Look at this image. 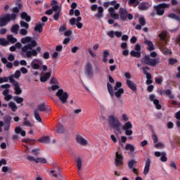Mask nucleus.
Masks as SVG:
<instances>
[{
	"mask_svg": "<svg viewBox=\"0 0 180 180\" xmlns=\"http://www.w3.org/2000/svg\"><path fill=\"white\" fill-rule=\"evenodd\" d=\"M158 54L155 51H152L150 55H146L141 58L142 64H146V65H149L150 67H155L158 65L160 63V58H155ZM152 57V58H150Z\"/></svg>",
	"mask_w": 180,
	"mask_h": 180,
	"instance_id": "f257e3e1",
	"label": "nucleus"
},
{
	"mask_svg": "<svg viewBox=\"0 0 180 180\" xmlns=\"http://www.w3.org/2000/svg\"><path fill=\"white\" fill-rule=\"evenodd\" d=\"M33 46L31 44H28L24 46L21 49V56L24 58H32V56L36 57L37 56V51L36 49H33Z\"/></svg>",
	"mask_w": 180,
	"mask_h": 180,
	"instance_id": "f03ea898",
	"label": "nucleus"
},
{
	"mask_svg": "<svg viewBox=\"0 0 180 180\" xmlns=\"http://www.w3.org/2000/svg\"><path fill=\"white\" fill-rule=\"evenodd\" d=\"M16 14L7 13L4 16L0 17V27H4L10 23L11 22L16 20Z\"/></svg>",
	"mask_w": 180,
	"mask_h": 180,
	"instance_id": "7ed1b4c3",
	"label": "nucleus"
},
{
	"mask_svg": "<svg viewBox=\"0 0 180 180\" xmlns=\"http://www.w3.org/2000/svg\"><path fill=\"white\" fill-rule=\"evenodd\" d=\"M109 126L111 129H114L118 133H121L120 126H122V123L119 121L117 117H115V115H110L108 117Z\"/></svg>",
	"mask_w": 180,
	"mask_h": 180,
	"instance_id": "20e7f679",
	"label": "nucleus"
},
{
	"mask_svg": "<svg viewBox=\"0 0 180 180\" xmlns=\"http://www.w3.org/2000/svg\"><path fill=\"white\" fill-rule=\"evenodd\" d=\"M168 8H169V4L166 3H162L153 6V9H155L156 15L158 16H162L165 13V9Z\"/></svg>",
	"mask_w": 180,
	"mask_h": 180,
	"instance_id": "39448f33",
	"label": "nucleus"
},
{
	"mask_svg": "<svg viewBox=\"0 0 180 180\" xmlns=\"http://www.w3.org/2000/svg\"><path fill=\"white\" fill-rule=\"evenodd\" d=\"M107 88L108 91L110 95V96H114V95L116 96V98H120L123 94H124V89L123 88H120L115 93L113 92V86L110 84V83L108 82L107 83Z\"/></svg>",
	"mask_w": 180,
	"mask_h": 180,
	"instance_id": "423d86ee",
	"label": "nucleus"
},
{
	"mask_svg": "<svg viewBox=\"0 0 180 180\" xmlns=\"http://www.w3.org/2000/svg\"><path fill=\"white\" fill-rule=\"evenodd\" d=\"M58 99L62 102V103L65 104L68 100V93L64 91L63 89H60L56 94Z\"/></svg>",
	"mask_w": 180,
	"mask_h": 180,
	"instance_id": "0eeeda50",
	"label": "nucleus"
},
{
	"mask_svg": "<svg viewBox=\"0 0 180 180\" xmlns=\"http://www.w3.org/2000/svg\"><path fill=\"white\" fill-rule=\"evenodd\" d=\"M120 18L121 20H124V21H126L127 18L129 19V20H131V19H133V15L131 13H129V11H127V10L123 8H120Z\"/></svg>",
	"mask_w": 180,
	"mask_h": 180,
	"instance_id": "6e6552de",
	"label": "nucleus"
},
{
	"mask_svg": "<svg viewBox=\"0 0 180 180\" xmlns=\"http://www.w3.org/2000/svg\"><path fill=\"white\" fill-rule=\"evenodd\" d=\"M84 72L89 78V79H92L94 78V69L92 68V63H87L84 67Z\"/></svg>",
	"mask_w": 180,
	"mask_h": 180,
	"instance_id": "1a4fd4ad",
	"label": "nucleus"
},
{
	"mask_svg": "<svg viewBox=\"0 0 180 180\" xmlns=\"http://www.w3.org/2000/svg\"><path fill=\"white\" fill-rule=\"evenodd\" d=\"M115 167H118V168L123 167V156L119 152H116L115 153Z\"/></svg>",
	"mask_w": 180,
	"mask_h": 180,
	"instance_id": "9d476101",
	"label": "nucleus"
},
{
	"mask_svg": "<svg viewBox=\"0 0 180 180\" xmlns=\"http://www.w3.org/2000/svg\"><path fill=\"white\" fill-rule=\"evenodd\" d=\"M131 129H133V124L130 122H126L122 127V130H124L126 136H131L133 134Z\"/></svg>",
	"mask_w": 180,
	"mask_h": 180,
	"instance_id": "9b49d317",
	"label": "nucleus"
},
{
	"mask_svg": "<svg viewBox=\"0 0 180 180\" xmlns=\"http://www.w3.org/2000/svg\"><path fill=\"white\" fill-rule=\"evenodd\" d=\"M155 95L154 94H151L149 97L150 102H153V104L155 105L156 109H158V110H160L162 108V106L160 104V101H158V99H155Z\"/></svg>",
	"mask_w": 180,
	"mask_h": 180,
	"instance_id": "f8f14e48",
	"label": "nucleus"
},
{
	"mask_svg": "<svg viewBox=\"0 0 180 180\" xmlns=\"http://www.w3.org/2000/svg\"><path fill=\"white\" fill-rule=\"evenodd\" d=\"M159 94H160V95H164V94H165L168 96L169 99H174L175 98V96H174V94H172V91H171V89H167L165 91L160 90Z\"/></svg>",
	"mask_w": 180,
	"mask_h": 180,
	"instance_id": "ddd939ff",
	"label": "nucleus"
},
{
	"mask_svg": "<svg viewBox=\"0 0 180 180\" xmlns=\"http://www.w3.org/2000/svg\"><path fill=\"white\" fill-rule=\"evenodd\" d=\"M126 84L128 88H129V89H131V91H134V92L137 91V84H136V83H134L133 81L130 79H127Z\"/></svg>",
	"mask_w": 180,
	"mask_h": 180,
	"instance_id": "4468645a",
	"label": "nucleus"
},
{
	"mask_svg": "<svg viewBox=\"0 0 180 180\" xmlns=\"http://www.w3.org/2000/svg\"><path fill=\"white\" fill-rule=\"evenodd\" d=\"M15 5H16V7H14L12 8V12L13 13H14V15H18V13L20 12V9L23 8V4H22L20 2H17ZM16 18H18V16H16Z\"/></svg>",
	"mask_w": 180,
	"mask_h": 180,
	"instance_id": "2eb2a0df",
	"label": "nucleus"
},
{
	"mask_svg": "<svg viewBox=\"0 0 180 180\" xmlns=\"http://www.w3.org/2000/svg\"><path fill=\"white\" fill-rule=\"evenodd\" d=\"M151 165V160L148 158L146 161L145 167L143 169L144 175H147L150 172V167Z\"/></svg>",
	"mask_w": 180,
	"mask_h": 180,
	"instance_id": "dca6fc26",
	"label": "nucleus"
},
{
	"mask_svg": "<svg viewBox=\"0 0 180 180\" xmlns=\"http://www.w3.org/2000/svg\"><path fill=\"white\" fill-rule=\"evenodd\" d=\"M76 140L77 143L80 144V146H86V144H88V141H86L84 137L81 136V135H77Z\"/></svg>",
	"mask_w": 180,
	"mask_h": 180,
	"instance_id": "f3484780",
	"label": "nucleus"
},
{
	"mask_svg": "<svg viewBox=\"0 0 180 180\" xmlns=\"http://www.w3.org/2000/svg\"><path fill=\"white\" fill-rule=\"evenodd\" d=\"M144 44H146V46H148V51H153L155 49L154 44H153V41H151L147 39H145Z\"/></svg>",
	"mask_w": 180,
	"mask_h": 180,
	"instance_id": "a211bd4d",
	"label": "nucleus"
},
{
	"mask_svg": "<svg viewBox=\"0 0 180 180\" xmlns=\"http://www.w3.org/2000/svg\"><path fill=\"white\" fill-rule=\"evenodd\" d=\"M150 8V4L148 2H142L138 6L140 11H147Z\"/></svg>",
	"mask_w": 180,
	"mask_h": 180,
	"instance_id": "6ab92c4d",
	"label": "nucleus"
},
{
	"mask_svg": "<svg viewBox=\"0 0 180 180\" xmlns=\"http://www.w3.org/2000/svg\"><path fill=\"white\" fill-rule=\"evenodd\" d=\"M51 77V72H46L40 77L41 82H47L50 77Z\"/></svg>",
	"mask_w": 180,
	"mask_h": 180,
	"instance_id": "aec40b11",
	"label": "nucleus"
},
{
	"mask_svg": "<svg viewBox=\"0 0 180 180\" xmlns=\"http://www.w3.org/2000/svg\"><path fill=\"white\" fill-rule=\"evenodd\" d=\"M13 86H14V91H15V95H20V94H22V89H20V86H19V83L16 82L13 84Z\"/></svg>",
	"mask_w": 180,
	"mask_h": 180,
	"instance_id": "412c9836",
	"label": "nucleus"
},
{
	"mask_svg": "<svg viewBox=\"0 0 180 180\" xmlns=\"http://www.w3.org/2000/svg\"><path fill=\"white\" fill-rule=\"evenodd\" d=\"M108 12L110 13L111 18L115 20L119 19V14L115 13V8H113V7L110 8Z\"/></svg>",
	"mask_w": 180,
	"mask_h": 180,
	"instance_id": "4be33fe9",
	"label": "nucleus"
},
{
	"mask_svg": "<svg viewBox=\"0 0 180 180\" xmlns=\"http://www.w3.org/2000/svg\"><path fill=\"white\" fill-rule=\"evenodd\" d=\"M20 18L25 22H30V20H32V18L30 15H28L26 12H22L20 15Z\"/></svg>",
	"mask_w": 180,
	"mask_h": 180,
	"instance_id": "5701e85b",
	"label": "nucleus"
},
{
	"mask_svg": "<svg viewBox=\"0 0 180 180\" xmlns=\"http://www.w3.org/2000/svg\"><path fill=\"white\" fill-rule=\"evenodd\" d=\"M15 133H16V134H21L22 137H25L26 136V131L22 130L20 127H15Z\"/></svg>",
	"mask_w": 180,
	"mask_h": 180,
	"instance_id": "b1692460",
	"label": "nucleus"
},
{
	"mask_svg": "<svg viewBox=\"0 0 180 180\" xmlns=\"http://www.w3.org/2000/svg\"><path fill=\"white\" fill-rule=\"evenodd\" d=\"M44 26V24L43 23L37 24L34 29V32H39V33H41L43 32Z\"/></svg>",
	"mask_w": 180,
	"mask_h": 180,
	"instance_id": "393cba45",
	"label": "nucleus"
},
{
	"mask_svg": "<svg viewBox=\"0 0 180 180\" xmlns=\"http://www.w3.org/2000/svg\"><path fill=\"white\" fill-rule=\"evenodd\" d=\"M38 141L39 143H44L45 144H47L50 143V137L49 136H42L38 139Z\"/></svg>",
	"mask_w": 180,
	"mask_h": 180,
	"instance_id": "a878e982",
	"label": "nucleus"
},
{
	"mask_svg": "<svg viewBox=\"0 0 180 180\" xmlns=\"http://www.w3.org/2000/svg\"><path fill=\"white\" fill-rule=\"evenodd\" d=\"M82 20V18L81 17H77V19H75V18H72L70 20V24L72 26H74L75 25V22L76 23L79 22Z\"/></svg>",
	"mask_w": 180,
	"mask_h": 180,
	"instance_id": "bb28decb",
	"label": "nucleus"
},
{
	"mask_svg": "<svg viewBox=\"0 0 180 180\" xmlns=\"http://www.w3.org/2000/svg\"><path fill=\"white\" fill-rule=\"evenodd\" d=\"M4 124H11L12 123V117L11 115H6L3 117Z\"/></svg>",
	"mask_w": 180,
	"mask_h": 180,
	"instance_id": "cd10ccee",
	"label": "nucleus"
},
{
	"mask_svg": "<svg viewBox=\"0 0 180 180\" xmlns=\"http://www.w3.org/2000/svg\"><path fill=\"white\" fill-rule=\"evenodd\" d=\"M34 110L37 112H46V103H43L39 105Z\"/></svg>",
	"mask_w": 180,
	"mask_h": 180,
	"instance_id": "c85d7f7f",
	"label": "nucleus"
},
{
	"mask_svg": "<svg viewBox=\"0 0 180 180\" xmlns=\"http://www.w3.org/2000/svg\"><path fill=\"white\" fill-rule=\"evenodd\" d=\"M159 37L162 41L167 43V31H162L160 34Z\"/></svg>",
	"mask_w": 180,
	"mask_h": 180,
	"instance_id": "c756f323",
	"label": "nucleus"
},
{
	"mask_svg": "<svg viewBox=\"0 0 180 180\" xmlns=\"http://www.w3.org/2000/svg\"><path fill=\"white\" fill-rule=\"evenodd\" d=\"M98 13L96 14L95 17L98 18V19H101V18L103 17V7L99 6L98 8Z\"/></svg>",
	"mask_w": 180,
	"mask_h": 180,
	"instance_id": "7c9ffc66",
	"label": "nucleus"
},
{
	"mask_svg": "<svg viewBox=\"0 0 180 180\" xmlns=\"http://www.w3.org/2000/svg\"><path fill=\"white\" fill-rule=\"evenodd\" d=\"M19 25L15 24L11 27V33H14V34H18V32L19 31Z\"/></svg>",
	"mask_w": 180,
	"mask_h": 180,
	"instance_id": "2f4dec72",
	"label": "nucleus"
},
{
	"mask_svg": "<svg viewBox=\"0 0 180 180\" xmlns=\"http://www.w3.org/2000/svg\"><path fill=\"white\" fill-rule=\"evenodd\" d=\"M110 53L108 51H104L103 53V63H108V57H109Z\"/></svg>",
	"mask_w": 180,
	"mask_h": 180,
	"instance_id": "473e14b6",
	"label": "nucleus"
},
{
	"mask_svg": "<svg viewBox=\"0 0 180 180\" xmlns=\"http://www.w3.org/2000/svg\"><path fill=\"white\" fill-rule=\"evenodd\" d=\"M8 108L9 109H11L12 112H16V110H18V106L13 102H10L8 103Z\"/></svg>",
	"mask_w": 180,
	"mask_h": 180,
	"instance_id": "72a5a7b5",
	"label": "nucleus"
},
{
	"mask_svg": "<svg viewBox=\"0 0 180 180\" xmlns=\"http://www.w3.org/2000/svg\"><path fill=\"white\" fill-rule=\"evenodd\" d=\"M130 54L131 57H136V58H140L141 57V52L139 51H131L130 52Z\"/></svg>",
	"mask_w": 180,
	"mask_h": 180,
	"instance_id": "f704fd0d",
	"label": "nucleus"
},
{
	"mask_svg": "<svg viewBox=\"0 0 180 180\" xmlns=\"http://www.w3.org/2000/svg\"><path fill=\"white\" fill-rule=\"evenodd\" d=\"M36 164H47V160L44 158H37L35 160Z\"/></svg>",
	"mask_w": 180,
	"mask_h": 180,
	"instance_id": "c9c22d12",
	"label": "nucleus"
},
{
	"mask_svg": "<svg viewBox=\"0 0 180 180\" xmlns=\"http://www.w3.org/2000/svg\"><path fill=\"white\" fill-rule=\"evenodd\" d=\"M34 117L39 122V123H41V117H40V114L39 112H37V110H34Z\"/></svg>",
	"mask_w": 180,
	"mask_h": 180,
	"instance_id": "e433bc0d",
	"label": "nucleus"
},
{
	"mask_svg": "<svg viewBox=\"0 0 180 180\" xmlns=\"http://www.w3.org/2000/svg\"><path fill=\"white\" fill-rule=\"evenodd\" d=\"M14 101L16 102V103L20 104V106H23V103H22L24 101L23 98L15 96L14 97Z\"/></svg>",
	"mask_w": 180,
	"mask_h": 180,
	"instance_id": "4c0bfd02",
	"label": "nucleus"
},
{
	"mask_svg": "<svg viewBox=\"0 0 180 180\" xmlns=\"http://www.w3.org/2000/svg\"><path fill=\"white\" fill-rule=\"evenodd\" d=\"M125 150H129V151L131 153H134V146L130 144V143H127L126 146H125Z\"/></svg>",
	"mask_w": 180,
	"mask_h": 180,
	"instance_id": "58836bf2",
	"label": "nucleus"
},
{
	"mask_svg": "<svg viewBox=\"0 0 180 180\" xmlns=\"http://www.w3.org/2000/svg\"><path fill=\"white\" fill-rule=\"evenodd\" d=\"M77 169L79 171H81L82 169V160L81 158H78L77 160Z\"/></svg>",
	"mask_w": 180,
	"mask_h": 180,
	"instance_id": "ea45409f",
	"label": "nucleus"
},
{
	"mask_svg": "<svg viewBox=\"0 0 180 180\" xmlns=\"http://www.w3.org/2000/svg\"><path fill=\"white\" fill-rule=\"evenodd\" d=\"M30 41H32V37H26L21 39V43L22 44H26V43H30Z\"/></svg>",
	"mask_w": 180,
	"mask_h": 180,
	"instance_id": "a19ab883",
	"label": "nucleus"
},
{
	"mask_svg": "<svg viewBox=\"0 0 180 180\" xmlns=\"http://www.w3.org/2000/svg\"><path fill=\"white\" fill-rule=\"evenodd\" d=\"M168 18H170L171 19H175L177 22H179L180 23V18L179 16L176 15L175 13H171L168 15Z\"/></svg>",
	"mask_w": 180,
	"mask_h": 180,
	"instance_id": "79ce46f5",
	"label": "nucleus"
},
{
	"mask_svg": "<svg viewBox=\"0 0 180 180\" xmlns=\"http://www.w3.org/2000/svg\"><path fill=\"white\" fill-rule=\"evenodd\" d=\"M7 40H8V41L11 42L12 44H13L14 43H16V41H18V39L13 37V36H12V35H8L7 37Z\"/></svg>",
	"mask_w": 180,
	"mask_h": 180,
	"instance_id": "37998d69",
	"label": "nucleus"
},
{
	"mask_svg": "<svg viewBox=\"0 0 180 180\" xmlns=\"http://www.w3.org/2000/svg\"><path fill=\"white\" fill-rule=\"evenodd\" d=\"M137 164V162L134 160H131L129 162H128V167L129 169H133V167H134V165Z\"/></svg>",
	"mask_w": 180,
	"mask_h": 180,
	"instance_id": "c03bdc74",
	"label": "nucleus"
},
{
	"mask_svg": "<svg viewBox=\"0 0 180 180\" xmlns=\"http://www.w3.org/2000/svg\"><path fill=\"white\" fill-rule=\"evenodd\" d=\"M65 131V129H64V126L59 125L57 128V133H59L60 134H63Z\"/></svg>",
	"mask_w": 180,
	"mask_h": 180,
	"instance_id": "a18cd8bd",
	"label": "nucleus"
},
{
	"mask_svg": "<svg viewBox=\"0 0 180 180\" xmlns=\"http://www.w3.org/2000/svg\"><path fill=\"white\" fill-rule=\"evenodd\" d=\"M167 160L168 159L167 158V153L165 152H162L160 158V161H162V162H167Z\"/></svg>",
	"mask_w": 180,
	"mask_h": 180,
	"instance_id": "49530a36",
	"label": "nucleus"
},
{
	"mask_svg": "<svg viewBox=\"0 0 180 180\" xmlns=\"http://www.w3.org/2000/svg\"><path fill=\"white\" fill-rule=\"evenodd\" d=\"M129 5H134V6H137L140 5V1L139 0H129Z\"/></svg>",
	"mask_w": 180,
	"mask_h": 180,
	"instance_id": "de8ad7c7",
	"label": "nucleus"
},
{
	"mask_svg": "<svg viewBox=\"0 0 180 180\" xmlns=\"http://www.w3.org/2000/svg\"><path fill=\"white\" fill-rule=\"evenodd\" d=\"M163 81H164V78H162V77H155V82L156 84H158V85H161V84H162Z\"/></svg>",
	"mask_w": 180,
	"mask_h": 180,
	"instance_id": "09e8293b",
	"label": "nucleus"
},
{
	"mask_svg": "<svg viewBox=\"0 0 180 180\" xmlns=\"http://www.w3.org/2000/svg\"><path fill=\"white\" fill-rule=\"evenodd\" d=\"M20 25L21 26V27H25V29H29V23L23 20H21L20 22Z\"/></svg>",
	"mask_w": 180,
	"mask_h": 180,
	"instance_id": "8fccbe9b",
	"label": "nucleus"
},
{
	"mask_svg": "<svg viewBox=\"0 0 180 180\" xmlns=\"http://www.w3.org/2000/svg\"><path fill=\"white\" fill-rule=\"evenodd\" d=\"M24 143H26L27 144H34V143H36V141L32 139H26L24 140Z\"/></svg>",
	"mask_w": 180,
	"mask_h": 180,
	"instance_id": "3c124183",
	"label": "nucleus"
},
{
	"mask_svg": "<svg viewBox=\"0 0 180 180\" xmlns=\"http://www.w3.org/2000/svg\"><path fill=\"white\" fill-rule=\"evenodd\" d=\"M139 22L141 26H146V18H144V17H141L139 19Z\"/></svg>",
	"mask_w": 180,
	"mask_h": 180,
	"instance_id": "603ef678",
	"label": "nucleus"
},
{
	"mask_svg": "<svg viewBox=\"0 0 180 180\" xmlns=\"http://www.w3.org/2000/svg\"><path fill=\"white\" fill-rule=\"evenodd\" d=\"M31 67H32L33 70H40V65H39V63H34L32 62L31 63Z\"/></svg>",
	"mask_w": 180,
	"mask_h": 180,
	"instance_id": "864d4df0",
	"label": "nucleus"
},
{
	"mask_svg": "<svg viewBox=\"0 0 180 180\" xmlns=\"http://www.w3.org/2000/svg\"><path fill=\"white\" fill-rule=\"evenodd\" d=\"M61 13V11L58 10V11H56L55 14L53 15V19L55 20H58L60 18V13Z\"/></svg>",
	"mask_w": 180,
	"mask_h": 180,
	"instance_id": "5fc2aeb1",
	"label": "nucleus"
},
{
	"mask_svg": "<svg viewBox=\"0 0 180 180\" xmlns=\"http://www.w3.org/2000/svg\"><path fill=\"white\" fill-rule=\"evenodd\" d=\"M119 88H122V82H117L115 86H114V91H117Z\"/></svg>",
	"mask_w": 180,
	"mask_h": 180,
	"instance_id": "6e6d98bb",
	"label": "nucleus"
},
{
	"mask_svg": "<svg viewBox=\"0 0 180 180\" xmlns=\"http://www.w3.org/2000/svg\"><path fill=\"white\" fill-rule=\"evenodd\" d=\"M8 41L4 38H0V46H6Z\"/></svg>",
	"mask_w": 180,
	"mask_h": 180,
	"instance_id": "4d7b16f0",
	"label": "nucleus"
},
{
	"mask_svg": "<svg viewBox=\"0 0 180 180\" xmlns=\"http://www.w3.org/2000/svg\"><path fill=\"white\" fill-rule=\"evenodd\" d=\"M176 63H178V60H176V59H174L172 58H170L169 59V64L170 65H174V64H176Z\"/></svg>",
	"mask_w": 180,
	"mask_h": 180,
	"instance_id": "13d9d810",
	"label": "nucleus"
},
{
	"mask_svg": "<svg viewBox=\"0 0 180 180\" xmlns=\"http://www.w3.org/2000/svg\"><path fill=\"white\" fill-rule=\"evenodd\" d=\"M142 70L144 75H147V74H149L148 72L147 71H150V67L148 66H146L145 68L143 67L142 68Z\"/></svg>",
	"mask_w": 180,
	"mask_h": 180,
	"instance_id": "bf43d9fd",
	"label": "nucleus"
},
{
	"mask_svg": "<svg viewBox=\"0 0 180 180\" xmlns=\"http://www.w3.org/2000/svg\"><path fill=\"white\" fill-rule=\"evenodd\" d=\"M50 84H56V85H58V80L56 77H52L50 80Z\"/></svg>",
	"mask_w": 180,
	"mask_h": 180,
	"instance_id": "052dcab7",
	"label": "nucleus"
},
{
	"mask_svg": "<svg viewBox=\"0 0 180 180\" xmlns=\"http://www.w3.org/2000/svg\"><path fill=\"white\" fill-rule=\"evenodd\" d=\"M14 78H16V79H18V78H20V70H16L14 75H13Z\"/></svg>",
	"mask_w": 180,
	"mask_h": 180,
	"instance_id": "680f3d73",
	"label": "nucleus"
},
{
	"mask_svg": "<svg viewBox=\"0 0 180 180\" xmlns=\"http://www.w3.org/2000/svg\"><path fill=\"white\" fill-rule=\"evenodd\" d=\"M108 36L110 37L111 39H113L115 36V31H110L107 33Z\"/></svg>",
	"mask_w": 180,
	"mask_h": 180,
	"instance_id": "e2e57ef3",
	"label": "nucleus"
},
{
	"mask_svg": "<svg viewBox=\"0 0 180 180\" xmlns=\"http://www.w3.org/2000/svg\"><path fill=\"white\" fill-rule=\"evenodd\" d=\"M10 129H11V124H4V131H9Z\"/></svg>",
	"mask_w": 180,
	"mask_h": 180,
	"instance_id": "0e129e2a",
	"label": "nucleus"
},
{
	"mask_svg": "<svg viewBox=\"0 0 180 180\" xmlns=\"http://www.w3.org/2000/svg\"><path fill=\"white\" fill-rule=\"evenodd\" d=\"M20 34L22 35V36H26L27 34V31L26 29H21L20 30Z\"/></svg>",
	"mask_w": 180,
	"mask_h": 180,
	"instance_id": "69168bd1",
	"label": "nucleus"
},
{
	"mask_svg": "<svg viewBox=\"0 0 180 180\" xmlns=\"http://www.w3.org/2000/svg\"><path fill=\"white\" fill-rule=\"evenodd\" d=\"M65 30H67V26L66 25H62L59 28V32L60 33H63V32H65Z\"/></svg>",
	"mask_w": 180,
	"mask_h": 180,
	"instance_id": "338daca9",
	"label": "nucleus"
},
{
	"mask_svg": "<svg viewBox=\"0 0 180 180\" xmlns=\"http://www.w3.org/2000/svg\"><path fill=\"white\" fill-rule=\"evenodd\" d=\"M162 53L165 56H168L169 54H172L170 49H164Z\"/></svg>",
	"mask_w": 180,
	"mask_h": 180,
	"instance_id": "774afa93",
	"label": "nucleus"
}]
</instances>
